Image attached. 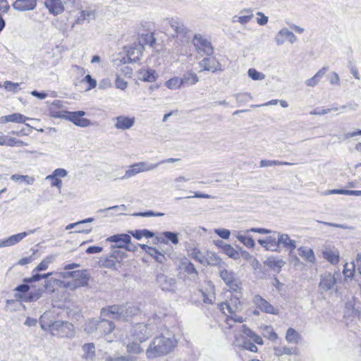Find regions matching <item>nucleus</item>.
<instances>
[{
	"instance_id": "f257e3e1",
	"label": "nucleus",
	"mask_w": 361,
	"mask_h": 361,
	"mask_svg": "<svg viewBox=\"0 0 361 361\" xmlns=\"http://www.w3.org/2000/svg\"><path fill=\"white\" fill-rule=\"evenodd\" d=\"M47 279L46 274H40L38 272L32 274L30 277L23 279L24 284H20L15 288V298L20 301L25 302H32L38 300L42 298L45 289H49V287L54 283H57L56 279H49L45 281L44 288H35L32 283L39 281L41 279Z\"/></svg>"
},
{
	"instance_id": "f03ea898",
	"label": "nucleus",
	"mask_w": 361,
	"mask_h": 361,
	"mask_svg": "<svg viewBox=\"0 0 361 361\" xmlns=\"http://www.w3.org/2000/svg\"><path fill=\"white\" fill-rule=\"evenodd\" d=\"M39 323L42 329L49 330L54 336L71 338L75 335V328L71 323L66 321L52 322L49 312H44L40 317Z\"/></svg>"
},
{
	"instance_id": "7ed1b4c3",
	"label": "nucleus",
	"mask_w": 361,
	"mask_h": 361,
	"mask_svg": "<svg viewBox=\"0 0 361 361\" xmlns=\"http://www.w3.org/2000/svg\"><path fill=\"white\" fill-rule=\"evenodd\" d=\"M176 341L173 338L164 336L155 337L146 350V355L149 359L156 358L169 353L176 346Z\"/></svg>"
},
{
	"instance_id": "20e7f679",
	"label": "nucleus",
	"mask_w": 361,
	"mask_h": 361,
	"mask_svg": "<svg viewBox=\"0 0 361 361\" xmlns=\"http://www.w3.org/2000/svg\"><path fill=\"white\" fill-rule=\"evenodd\" d=\"M137 312V307L126 305H112L101 310L102 317L120 321H128Z\"/></svg>"
},
{
	"instance_id": "39448f33",
	"label": "nucleus",
	"mask_w": 361,
	"mask_h": 361,
	"mask_svg": "<svg viewBox=\"0 0 361 361\" xmlns=\"http://www.w3.org/2000/svg\"><path fill=\"white\" fill-rule=\"evenodd\" d=\"M220 310L227 317L226 323L231 327L230 321L242 323L243 319L237 316V313L242 309V305L238 298L232 296L228 300L219 305Z\"/></svg>"
},
{
	"instance_id": "423d86ee",
	"label": "nucleus",
	"mask_w": 361,
	"mask_h": 361,
	"mask_svg": "<svg viewBox=\"0 0 361 361\" xmlns=\"http://www.w3.org/2000/svg\"><path fill=\"white\" fill-rule=\"evenodd\" d=\"M249 232L258 233L260 234L272 233L276 235L277 236V243L279 245V247L281 246L287 250H289L290 252L294 250L296 247L295 240H292L287 233L271 231L263 228H252L245 231V233Z\"/></svg>"
},
{
	"instance_id": "0eeeda50",
	"label": "nucleus",
	"mask_w": 361,
	"mask_h": 361,
	"mask_svg": "<svg viewBox=\"0 0 361 361\" xmlns=\"http://www.w3.org/2000/svg\"><path fill=\"white\" fill-rule=\"evenodd\" d=\"M114 328L115 326L112 322L103 319L89 320L85 324V329L87 333L97 331L101 335H106L111 333Z\"/></svg>"
},
{
	"instance_id": "6e6552de",
	"label": "nucleus",
	"mask_w": 361,
	"mask_h": 361,
	"mask_svg": "<svg viewBox=\"0 0 361 361\" xmlns=\"http://www.w3.org/2000/svg\"><path fill=\"white\" fill-rule=\"evenodd\" d=\"M85 115L84 111H78L74 112L61 111L54 115L55 117L63 118L73 122L75 126L85 128L90 126L91 122L89 119L81 118Z\"/></svg>"
},
{
	"instance_id": "1a4fd4ad",
	"label": "nucleus",
	"mask_w": 361,
	"mask_h": 361,
	"mask_svg": "<svg viewBox=\"0 0 361 361\" xmlns=\"http://www.w3.org/2000/svg\"><path fill=\"white\" fill-rule=\"evenodd\" d=\"M193 44L199 54L210 56L214 53V47L204 36L200 34L195 35Z\"/></svg>"
},
{
	"instance_id": "9d476101",
	"label": "nucleus",
	"mask_w": 361,
	"mask_h": 361,
	"mask_svg": "<svg viewBox=\"0 0 361 361\" xmlns=\"http://www.w3.org/2000/svg\"><path fill=\"white\" fill-rule=\"evenodd\" d=\"M219 276L232 290L238 292L241 289L240 283L232 271L224 269L219 271Z\"/></svg>"
},
{
	"instance_id": "9b49d317",
	"label": "nucleus",
	"mask_w": 361,
	"mask_h": 361,
	"mask_svg": "<svg viewBox=\"0 0 361 361\" xmlns=\"http://www.w3.org/2000/svg\"><path fill=\"white\" fill-rule=\"evenodd\" d=\"M336 285V279L334 274L325 272L320 275L319 290L322 293L334 290Z\"/></svg>"
},
{
	"instance_id": "f8f14e48",
	"label": "nucleus",
	"mask_w": 361,
	"mask_h": 361,
	"mask_svg": "<svg viewBox=\"0 0 361 361\" xmlns=\"http://www.w3.org/2000/svg\"><path fill=\"white\" fill-rule=\"evenodd\" d=\"M151 332V327L143 323H140L133 326L132 336L133 337V339L139 341V343H142L148 338Z\"/></svg>"
},
{
	"instance_id": "ddd939ff",
	"label": "nucleus",
	"mask_w": 361,
	"mask_h": 361,
	"mask_svg": "<svg viewBox=\"0 0 361 361\" xmlns=\"http://www.w3.org/2000/svg\"><path fill=\"white\" fill-rule=\"evenodd\" d=\"M157 282L164 291H173L176 288V281L174 278L168 276L163 273L157 275Z\"/></svg>"
},
{
	"instance_id": "4468645a",
	"label": "nucleus",
	"mask_w": 361,
	"mask_h": 361,
	"mask_svg": "<svg viewBox=\"0 0 361 361\" xmlns=\"http://www.w3.org/2000/svg\"><path fill=\"white\" fill-rule=\"evenodd\" d=\"M253 302L257 308L264 312L275 315L279 314L278 309L275 308L268 301L264 300L262 296L259 295L254 296Z\"/></svg>"
},
{
	"instance_id": "2eb2a0df",
	"label": "nucleus",
	"mask_w": 361,
	"mask_h": 361,
	"mask_svg": "<svg viewBox=\"0 0 361 361\" xmlns=\"http://www.w3.org/2000/svg\"><path fill=\"white\" fill-rule=\"evenodd\" d=\"M274 40L279 46L283 44L286 42L293 44L297 41V37L288 28H282L275 35Z\"/></svg>"
},
{
	"instance_id": "dca6fc26",
	"label": "nucleus",
	"mask_w": 361,
	"mask_h": 361,
	"mask_svg": "<svg viewBox=\"0 0 361 361\" xmlns=\"http://www.w3.org/2000/svg\"><path fill=\"white\" fill-rule=\"evenodd\" d=\"M114 127L118 130H126L131 128L135 122L134 117L118 116L114 118Z\"/></svg>"
},
{
	"instance_id": "f3484780",
	"label": "nucleus",
	"mask_w": 361,
	"mask_h": 361,
	"mask_svg": "<svg viewBox=\"0 0 361 361\" xmlns=\"http://www.w3.org/2000/svg\"><path fill=\"white\" fill-rule=\"evenodd\" d=\"M253 18V11L251 8H244L238 14L232 18L233 23H239L241 25L247 24Z\"/></svg>"
},
{
	"instance_id": "a211bd4d",
	"label": "nucleus",
	"mask_w": 361,
	"mask_h": 361,
	"mask_svg": "<svg viewBox=\"0 0 361 361\" xmlns=\"http://www.w3.org/2000/svg\"><path fill=\"white\" fill-rule=\"evenodd\" d=\"M37 6V0H16L12 6L19 11H32Z\"/></svg>"
},
{
	"instance_id": "6ab92c4d",
	"label": "nucleus",
	"mask_w": 361,
	"mask_h": 361,
	"mask_svg": "<svg viewBox=\"0 0 361 361\" xmlns=\"http://www.w3.org/2000/svg\"><path fill=\"white\" fill-rule=\"evenodd\" d=\"M131 238L129 235L121 233L111 235L106 239V242L115 243L116 245L114 246L123 248L126 246V244L130 243Z\"/></svg>"
},
{
	"instance_id": "aec40b11",
	"label": "nucleus",
	"mask_w": 361,
	"mask_h": 361,
	"mask_svg": "<svg viewBox=\"0 0 361 361\" xmlns=\"http://www.w3.org/2000/svg\"><path fill=\"white\" fill-rule=\"evenodd\" d=\"M167 23L174 30L176 35L185 36L188 32V29L177 18H167Z\"/></svg>"
},
{
	"instance_id": "412c9836",
	"label": "nucleus",
	"mask_w": 361,
	"mask_h": 361,
	"mask_svg": "<svg viewBox=\"0 0 361 361\" xmlns=\"http://www.w3.org/2000/svg\"><path fill=\"white\" fill-rule=\"evenodd\" d=\"M258 243L260 245L269 251L274 252L277 251L279 249L277 236L274 234H273V235H269L264 239H259Z\"/></svg>"
},
{
	"instance_id": "4be33fe9",
	"label": "nucleus",
	"mask_w": 361,
	"mask_h": 361,
	"mask_svg": "<svg viewBox=\"0 0 361 361\" xmlns=\"http://www.w3.org/2000/svg\"><path fill=\"white\" fill-rule=\"evenodd\" d=\"M203 71L216 72L219 70V63L214 57H206L199 63Z\"/></svg>"
},
{
	"instance_id": "5701e85b",
	"label": "nucleus",
	"mask_w": 361,
	"mask_h": 361,
	"mask_svg": "<svg viewBox=\"0 0 361 361\" xmlns=\"http://www.w3.org/2000/svg\"><path fill=\"white\" fill-rule=\"evenodd\" d=\"M67 274L75 279V286H85L87 284L89 277L86 271L80 270L68 272Z\"/></svg>"
},
{
	"instance_id": "b1692460",
	"label": "nucleus",
	"mask_w": 361,
	"mask_h": 361,
	"mask_svg": "<svg viewBox=\"0 0 361 361\" xmlns=\"http://www.w3.org/2000/svg\"><path fill=\"white\" fill-rule=\"evenodd\" d=\"M44 5L49 11L54 15H59L64 11L61 0H45Z\"/></svg>"
},
{
	"instance_id": "393cba45",
	"label": "nucleus",
	"mask_w": 361,
	"mask_h": 361,
	"mask_svg": "<svg viewBox=\"0 0 361 361\" xmlns=\"http://www.w3.org/2000/svg\"><path fill=\"white\" fill-rule=\"evenodd\" d=\"M233 344L239 348L250 350L253 353L257 352V347L252 343L247 341L243 336H235Z\"/></svg>"
},
{
	"instance_id": "a878e982",
	"label": "nucleus",
	"mask_w": 361,
	"mask_h": 361,
	"mask_svg": "<svg viewBox=\"0 0 361 361\" xmlns=\"http://www.w3.org/2000/svg\"><path fill=\"white\" fill-rule=\"evenodd\" d=\"M180 269L187 273L191 276L192 279H195L197 276V271L195 268L192 263H191L187 258L181 259L179 265Z\"/></svg>"
},
{
	"instance_id": "bb28decb",
	"label": "nucleus",
	"mask_w": 361,
	"mask_h": 361,
	"mask_svg": "<svg viewBox=\"0 0 361 361\" xmlns=\"http://www.w3.org/2000/svg\"><path fill=\"white\" fill-rule=\"evenodd\" d=\"M143 48L141 44H135L129 48L127 56L129 61L136 62L139 61L142 55Z\"/></svg>"
},
{
	"instance_id": "cd10ccee",
	"label": "nucleus",
	"mask_w": 361,
	"mask_h": 361,
	"mask_svg": "<svg viewBox=\"0 0 361 361\" xmlns=\"http://www.w3.org/2000/svg\"><path fill=\"white\" fill-rule=\"evenodd\" d=\"M240 332L242 334L237 335L238 336H243L245 338H246V337H249L252 339L255 343L259 345H263L264 342L261 336L256 334L253 331L247 328L246 326L243 325L241 326Z\"/></svg>"
},
{
	"instance_id": "c85d7f7f",
	"label": "nucleus",
	"mask_w": 361,
	"mask_h": 361,
	"mask_svg": "<svg viewBox=\"0 0 361 361\" xmlns=\"http://www.w3.org/2000/svg\"><path fill=\"white\" fill-rule=\"evenodd\" d=\"M298 255L306 262L314 264L316 257L313 250L307 247L301 246L298 249Z\"/></svg>"
},
{
	"instance_id": "c756f323",
	"label": "nucleus",
	"mask_w": 361,
	"mask_h": 361,
	"mask_svg": "<svg viewBox=\"0 0 361 361\" xmlns=\"http://www.w3.org/2000/svg\"><path fill=\"white\" fill-rule=\"evenodd\" d=\"M329 68L324 66L317 73L310 79L305 80V84L310 87H315L320 82L322 77L326 74Z\"/></svg>"
},
{
	"instance_id": "7c9ffc66",
	"label": "nucleus",
	"mask_w": 361,
	"mask_h": 361,
	"mask_svg": "<svg viewBox=\"0 0 361 361\" xmlns=\"http://www.w3.org/2000/svg\"><path fill=\"white\" fill-rule=\"evenodd\" d=\"M82 358L86 361H94L95 358V346L94 343H85L82 345Z\"/></svg>"
},
{
	"instance_id": "2f4dec72",
	"label": "nucleus",
	"mask_w": 361,
	"mask_h": 361,
	"mask_svg": "<svg viewBox=\"0 0 361 361\" xmlns=\"http://www.w3.org/2000/svg\"><path fill=\"white\" fill-rule=\"evenodd\" d=\"M322 254L324 258L332 264H337L339 262V252L336 249L331 250L329 248H326L322 252Z\"/></svg>"
},
{
	"instance_id": "473e14b6",
	"label": "nucleus",
	"mask_w": 361,
	"mask_h": 361,
	"mask_svg": "<svg viewBox=\"0 0 361 361\" xmlns=\"http://www.w3.org/2000/svg\"><path fill=\"white\" fill-rule=\"evenodd\" d=\"M234 236L245 246L249 248L254 247L255 243L254 240L248 235H246L243 231H235Z\"/></svg>"
},
{
	"instance_id": "72a5a7b5",
	"label": "nucleus",
	"mask_w": 361,
	"mask_h": 361,
	"mask_svg": "<svg viewBox=\"0 0 361 361\" xmlns=\"http://www.w3.org/2000/svg\"><path fill=\"white\" fill-rule=\"evenodd\" d=\"M286 340L289 343H299L302 341L301 335L293 328H288L286 334Z\"/></svg>"
},
{
	"instance_id": "f704fd0d",
	"label": "nucleus",
	"mask_w": 361,
	"mask_h": 361,
	"mask_svg": "<svg viewBox=\"0 0 361 361\" xmlns=\"http://www.w3.org/2000/svg\"><path fill=\"white\" fill-rule=\"evenodd\" d=\"M157 76L156 71L153 69H141L139 72V78L146 82H154Z\"/></svg>"
},
{
	"instance_id": "c9c22d12",
	"label": "nucleus",
	"mask_w": 361,
	"mask_h": 361,
	"mask_svg": "<svg viewBox=\"0 0 361 361\" xmlns=\"http://www.w3.org/2000/svg\"><path fill=\"white\" fill-rule=\"evenodd\" d=\"M274 355L279 357L283 355H296L297 348L289 346H277L274 348Z\"/></svg>"
},
{
	"instance_id": "e433bc0d",
	"label": "nucleus",
	"mask_w": 361,
	"mask_h": 361,
	"mask_svg": "<svg viewBox=\"0 0 361 361\" xmlns=\"http://www.w3.org/2000/svg\"><path fill=\"white\" fill-rule=\"evenodd\" d=\"M55 259L54 255H49L43 259L41 262L32 270V274L47 270L50 264H51Z\"/></svg>"
},
{
	"instance_id": "4c0bfd02",
	"label": "nucleus",
	"mask_w": 361,
	"mask_h": 361,
	"mask_svg": "<svg viewBox=\"0 0 361 361\" xmlns=\"http://www.w3.org/2000/svg\"><path fill=\"white\" fill-rule=\"evenodd\" d=\"M181 78L183 86L193 85L199 81V78L195 73L188 72L185 73Z\"/></svg>"
},
{
	"instance_id": "58836bf2",
	"label": "nucleus",
	"mask_w": 361,
	"mask_h": 361,
	"mask_svg": "<svg viewBox=\"0 0 361 361\" xmlns=\"http://www.w3.org/2000/svg\"><path fill=\"white\" fill-rule=\"evenodd\" d=\"M33 231H30L27 232H23L16 235H13L8 238H6V243L8 247L14 245L21 241L24 238H25L28 234L32 233Z\"/></svg>"
},
{
	"instance_id": "ea45409f",
	"label": "nucleus",
	"mask_w": 361,
	"mask_h": 361,
	"mask_svg": "<svg viewBox=\"0 0 361 361\" xmlns=\"http://www.w3.org/2000/svg\"><path fill=\"white\" fill-rule=\"evenodd\" d=\"M95 18V11L92 9L82 10L80 13V16L78 17V21L79 23L84 21H90Z\"/></svg>"
},
{
	"instance_id": "a19ab883",
	"label": "nucleus",
	"mask_w": 361,
	"mask_h": 361,
	"mask_svg": "<svg viewBox=\"0 0 361 361\" xmlns=\"http://www.w3.org/2000/svg\"><path fill=\"white\" fill-rule=\"evenodd\" d=\"M11 179L14 182L24 183L26 185H32L35 180L33 176L20 174L12 175Z\"/></svg>"
},
{
	"instance_id": "79ce46f5",
	"label": "nucleus",
	"mask_w": 361,
	"mask_h": 361,
	"mask_svg": "<svg viewBox=\"0 0 361 361\" xmlns=\"http://www.w3.org/2000/svg\"><path fill=\"white\" fill-rule=\"evenodd\" d=\"M154 38L152 33L150 32H146L141 34L138 37V42L137 44H141L142 48L144 49V46L146 44H149L150 46H152L154 43Z\"/></svg>"
},
{
	"instance_id": "37998d69",
	"label": "nucleus",
	"mask_w": 361,
	"mask_h": 361,
	"mask_svg": "<svg viewBox=\"0 0 361 361\" xmlns=\"http://www.w3.org/2000/svg\"><path fill=\"white\" fill-rule=\"evenodd\" d=\"M265 264L269 268L279 272L281 267L285 264L284 261L282 259H276L275 258L271 257L268 258L265 261Z\"/></svg>"
},
{
	"instance_id": "c03bdc74",
	"label": "nucleus",
	"mask_w": 361,
	"mask_h": 361,
	"mask_svg": "<svg viewBox=\"0 0 361 361\" xmlns=\"http://www.w3.org/2000/svg\"><path fill=\"white\" fill-rule=\"evenodd\" d=\"M164 86L169 90H176L180 89L183 86V81L180 78L173 77L164 83Z\"/></svg>"
},
{
	"instance_id": "a18cd8bd",
	"label": "nucleus",
	"mask_w": 361,
	"mask_h": 361,
	"mask_svg": "<svg viewBox=\"0 0 361 361\" xmlns=\"http://www.w3.org/2000/svg\"><path fill=\"white\" fill-rule=\"evenodd\" d=\"M293 163L286 162V161H280L277 160H267V159H262L261 160L259 163L260 167H269L273 166H288V165H293Z\"/></svg>"
},
{
	"instance_id": "49530a36",
	"label": "nucleus",
	"mask_w": 361,
	"mask_h": 361,
	"mask_svg": "<svg viewBox=\"0 0 361 361\" xmlns=\"http://www.w3.org/2000/svg\"><path fill=\"white\" fill-rule=\"evenodd\" d=\"M262 334L269 340L274 341L278 339V335L271 326H264L262 327Z\"/></svg>"
},
{
	"instance_id": "de8ad7c7",
	"label": "nucleus",
	"mask_w": 361,
	"mask_h": 361,
	"mask_svg": "<svg viewBox=\"0 0 361 361\" xmlns=\"http://www.w3.org/2000/svg\"><path fill=\"white\" fill-rule=\"evenodd\" d=\"M140 173L152 171L157 169L159 164H148L145 161L136 163Z\"/></svg>"
},
{
	"instance_id": "09e8293b",
	"label": "nucleus",
	"mask_w": 361,
	"mask_h": 361,
	"mask_svg": "<svg viewBox=\"0 0 361 361\" xmlns=\"http://www.w3.org/2000/svg\"><path fill=\"white\" fill-rule=\"evenodd\" d=\"M148 255L159 263H164L166 260L165 255L155 247L150 249Z\"/></svg>"
},
{
	"instance_id": "8fccbe9b",
	"label": "nucleus",
	"mask_w": 361,
	"mask_h": 361,
	"mask_svg": "<svg viewBox=\"0 0 361 361\" xmlns=\"http://www.w3.org/2000/svg\"><path fill=\"white\" fill-rule=\"evenodd\" d=\"M99 265L102 267L112 269L114 268L115 261L109 257H102L99 260Z\"/></svg>"
},
{
	"instance_id": "3c124183",
	"label": "nucleus",
	"mask_w": 361,
	"mask_h": 361,
	"mask_svg": "<svg viewBox=\"0 0 361 361\" xmlns=\"http://www.w3.org/2000/svg\"><path fill=\"white\" fill-rule=\"evenodd\" d=\"M118 248L120 247L112 245L110 253V257L116 259L117 261L122 260L126 257L125 252L121 251Z\"/></svg>"
},
{
	"instance_id": "603ef678",
	"label": "nucleus",
	"mask_w": 361,
	"mask_h": 361,
	"mask_svg": "<svg viewBox=\"0 0 361 361\" xmlns=\"http://www.w3.org/2000/svg\"><path fill=\"white\" fill-rule=\"evenodd\" d=\"M9 117V121L12 123H23L27 120H30V118L28 117H26L23 116V114H20L19 113H15L12 114L8 115Z\"/></svg>"
},
{
	"instance_id": "864d4df0",
	"label": "nucleus",
	"mask_w": 361,
	"mask_h": 361,
	"mask_svg": "<svg viewBox=\"0 0 361 361\" xmlns=\"http://www.w3.org/2000/svg\"><path fill=\"white\" fill-rule=\"evenodd\" d=\"M222 249L229 257L235 259L239 257V253L231 245L226 244L222 247Z\"/></svg>"
},
{
	"instance_id": "5fc2aeb1",
	"label": "nucleus",
	"mask_w": 361,
	"mask_h": 361,
	"mask_svg": "<svg viewBox=\"0 0 361 361\" xmlns=\"http://www.w3.org/2000/svg\"><path fill=\"white\" fill-rule=\"evenodd\" d=\"M139 341L133 340V342L127 344V351L130 353L138 354L141 353L142 348H140Z\"/></svg>"
},
{
	"instance_id": "6e6d98bb",
	"label": "nucleus",
	"mask_w": 361,
	"mask_h": 361,
	"mask_svg": "<svg viewBox=\"0 0 361 361\" xmlns=\"http://www.w3.org/2000/svg\"><path fill=\"white\" fill-rule=\"evenodd\" d=\"M247 75L253 80H262L265 78V75L255 68H250L247 71Z\"/></svg>"
},
{
	"instance_id": "4d7b16f0",
	"label": "nucleus",
	"mask_w": 361,
	"mask_h": 361,
	"mask_svg": "<svg viewBox=\"0 0 361 361\" xmlns=\"http://www.w3.org/2000/svg\"><path fill=\"white\" fill-rule=\"evenodd\" d=\"M139 168L136 164H134L130 166V168L126 171L125 175L122 178H129L133 176L140 173Z\"/></svg>"
},
{
	"instance_id": "13d9d810",
	"label": "nucleus",
	"mask_w": 361,
	"mask_h": 361,
	"mask_svg": "<svg viewBox=\"0 0 361 361\" xmlns=\"http://www.w3.org/2000/svg\"><path fill=\"white\" fill-rule=\"evenodd\" d=\"M46 180H51V185L52 186H56L59 190H61L62 187V180L59 178L54 176L53 174H50L46 177Z\"/></svg>"
},
{
	"instance_id": "bf43d9fd",
	"label": "nucleus",
	"mask_w": 361,
	"mask_h": 361,
	"mask_svg": "<svg viewBox=\"0 0 361 361\" xmlns=\"http://www.w3.org/2000/svg\"><path fill=\"white\" fill-rule=\"evenodd\" d=\"M163 235L173 244L177 245L179 243L178 234L171 231H165L163 233Z\"/></svg>"
},
{
	"instance_id": "052dcab7",
	"label": "nucleus",
	"mask_w": 361,
	"mask_h": 361,
	"mask_svg": "<svg viewBox=\"0 0 361 361\" xmlns=\"http://www.w3.org/2000/svg\"><path fill=\"white\" fill-rule=\"evenodd\" d=\"M190 256L202 264L204 262V257L202 255L201 252L197 248H195L191 251Z\"/></svg>"
},
{
	"instance_id": "680f3d73",
	"label": "nucleus",
	"mask_w": 361,
	"mask_h": 361,
	"mask_svg": "<svg viewBox=\"0 0 361 361\" xmlns=\"http://www.w3.org/2000/svg\"><path fill=\"white\" fill-rule=\"evenodd\" d=\"M214 233L223 239H228L231 235L230 231L226 228H216Z\"/></svg>"
},
{
	"instance_id": "e2e57ef3",
	"label": "nucleus",
	"mask_w": 361,
	"mask_h": 361,
	"mask_svg": "<svg viewBox=\"0 0 361 361\" xmlns=\"http://www.w3.org/2000/svg\"><path fill=\"white\" fill-rule=\"evenodd\" d=\"M18 83H14L11 81H6L4 84V88L9 92H16L18 91Z\"/></svg>"
},
{
	"instance_id": "0e129e2a",
	"label": "nucleus",
	"mask_w": 361,
	"mask_h": 361,
	"mask_svg": "<svg viewBox=\"0 0 361 361\" xmlns=\"http://www.w3.org/2000/svg\"><path fill=\"white\" fill-rule=\"evenodd\" d=\"M257 23L259 25H265L266 24H267L269 18H268V17L267 16H265L262 12H257Z\"/></svg>"
},
{
	"instance_id": "69168bd1",
	"label": "nucleus",
	"mask_w": 361,
	"mask_h": 361,
	"mask_svg": "<svg viewBox=\"0 0 361 361\" xmlns=\"http://www.w3.org/2000/svg\"><path fill=\"white\" fill-rule=\"evenodd\" d=\"M355 265L354 263H352L350 269H348V264H345V265L344 266L343 271L344 276L347 278H350V277L353 276V274L355 272Z\"/></svg>"
},
{
	"instance_id": "338daca9",
	"label": "nucleus",
	"mask_w": 361,
	"mask_h": 361,
	"mask_svg": "<svg viewBox=\"0 0 361 361\" xmlns=\"http://www.w3.org/2000/svg\"><path fill=\"white\" fill-rule=\"evenodd\" d=\"M10 6L6 0H0V16L4 13H8Z\"/></svg>"
},
{
	"instance_id": "774afa93",
	"label": "nucleus",
	"mask_w": 361,
	"mask_h": 361,
	"mask_svg": "<svg viewBox=\"0 0 361 361\" xmlns=\"http://www.w3.org/2000/svg\"><path fill=\"white\" fill-rule=\"evenodd\" d=\"M329 82L332 85L338 86L340 85V78L336 72H332L329 75Z\"/></svg>"
}]
</instances>
